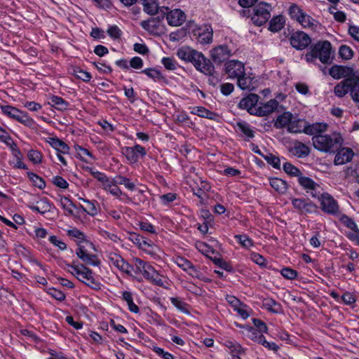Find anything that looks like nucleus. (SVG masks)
Masks as SVG:
<instances>
[{
    "label": "nucleus",
    "instance_id": "obj_1",
    "mask_svg": "<svg viewBox=\"0 0 359 359\" xmlns=\"http://www.w3.org/2000/svg\"><path fill=\"white\" fill-rule=\"evenodd\" d=\"M177 55L185 62H191L198 71L205 75H212L215 72L214 65L210 60L206 58L201 52L189 46L179 48Z\"/></svg>",
    "mask_w": 359,
    "mask_h": 359
},
{
    "label": "nucleus",
    "instance_id": "obj_2",
    "mask_svg": "<svg viewBox=\"0 0 359 359\" xmlns=\"http://www.w3.org/2000/svg\"><path fill=\"white\" fill-rule=\"evenodd\" d=\"M315 149L325 153H334L338 151L343 144L344 140L339 134L316 135L312 137Z\"/></svg>",
    "mask_w": 359,
    "mask_h": 359
},
{
    "label": "nucleus",
    "instance_id": "obj_3",
    "mask_svg": "<svg viewBox=\"0 0 359 359\" xmlns=\"http://www.w3.org/2000/svg\"><path fill=\"white\" fill-rule=\"evenodd\" d=\"M332 45L328 41H318L311 46L309 50L305 55V59L308 62H313L316 59H319L323 64L332 62Z\"/></svg>",
    "mask_w": 359,
    "mask_h": 359
},
{
    "label": "nucleus",
    "instance_id": "obj_4",
    "mask_svg": "<svg viewBox=\"0 0 359 359\" xmlns=\"http://www.w3.org/2000/svg\"><path fill=\"white\" fill-rule=\"evenodd\" d=\"M0 109L4 114L25 126L32 127L34 124V119L30 118L27 112L20 111L15 107L0 104Z\"/></svg>",
    "mask_w": 359,
    "mask_h": 359
},
{
    "label": "nucleus",
    "instance_id": "obj_5",
    "mask_svg": "<svg viewBox=\"0 0 359 359\" xmlns=\"http://www.w3.org/2000/svg\"><path fill=\"white\" fill-rule=\"evenodd\" d=\"M271 4L261 1L253 8V13L251 17L252 23L256 26H262L270 18Z\"/></svg>",
    "mask_w": 359,
    "mask_h": 359
},
{
    "label": "nucleus",
    "instance_id": "obj_6",
    "mask_svg": "<svg viewBox=\"0 0 359 359\" xmlns=\"http://www.w3.org/2000/svg\"><path fill=\"white\" fill-rule=\"evenodd\" d=\"M359 69L355 71L352 67L344 65H334L329 69L330 75L334 79L341 78H356Z\"/></svg>",
    "mask_w": 359,
    "mask_h": 359
},
{
    "label": "nucleus",
    "instance_id": "obj_7",
    "mask_svg": "<svg viewBox=\"0 0 359 359\" xmlns=\"http://www.w3.org/2000/svg\"><path fill=\"white\" fill-rule=\"evenodd\" d=\"M290 42L294 48L298 50H302L311 44V39L305 32L297 31L291 34Z\"/></svg>",
    "mask_w": 359,
    "mask_h": 359
},
{
    "label": "nucleus",
    "instance_id": "obj_8",
    "mask_svg": "<svg viewBox=\"0 0 359 359\" xmlns=\"http://www.w3.org/2000/svg\"><path fill=\"white\" fill-rule=\"evenodd\" d=\"M320 208L329 215H336L339 212V205L337 201L329 194L323 193L320 195Z\"/></svg>",
    "mask_w": 359,
    "mask_h": 359
},
{
    "label": "nucleus",
    "instance_id": "obj_9",
    "mask_svg": "<svg viewBox=\"0 0 359 359\" xmlns=\"http://www.w3.org/2000/svg\"><path fill=\"white\" fill-rule=\"evenodd\" d=\"M192 34L201 44L205 45L212 42L213 32L210 26L196 28L192 31Z\"/></svg>",
    "mask_w": 359,
    "mask_h": 359
},
{
    "label": "nucleus",
    "instance_id": "obj_10",
    "mask_svg": "<svg viewBox=\"0 0 359 359\" xmlns=\"http://www.w3.org/2000/svg\"><path fill=\"white\" fill-rule=\"evenodd\" d=\"M82 267L83 273L80 277L81 278L80 281L93 290H100L102 284L94 277L93 271L85 265H82Z\"/></svg>",
    "mask_w": 359,
    "mask_h": 359
},
{
    "label": "nucleus",
    "instance_id": "obj_11",
    "mask_svg": "<svg viewBox=\"0 0 359 359\" xmlns=\"http://www.w3.org/2000/svg\"><path fill=\"white\" fill-rule=\"evenodd\" d=\"M244 64L238 60H229L225 63V72L231 79H238L244 74Z\"/></svg>",
    "mask_w": 359,
    "mask_h": 359
},
{
    "label": "nucleus",
    "instance_id": "obj_12",
    "mask_svg": "<svg viewBox=\"0 0 359 359\" xmlns=\"http://www.w3.org/2000/svg\"><path fill=\"white\" fill-rule=\"evenodd\" d=\"M231 55V50L226 45L219 46L211 50L212 60L218 65L226 61Z\"/></svg>",
    "mask_w": 359,
    "mask_h": 359
},
{
    "label": "nucleus",
    "instance_id": "obj_13",
    "mask_svg": "<svg viewBox=\"0 0 359 359\" xmlns=\"http://www.w3.org/2000/svg\"><path fill=\"white\" fill-rule=\"evenodd\" d=\"M76 254L77 257L87 265L99 266L101 264L97 256L94 254L88 253L84 246L80 245L76 250Z\"/></svg>",
    "mask_w": 359,
    "mask_h": 359
},
{
    "label": "nucleus",
    "instance_id": "obj_14",
    "mask_svg": "<svg viewBox=\"0 0 359 359\" xmlns=\"http://www.w3.org/2000/svg\"><path fill=\"white\" fill-rule=\"evenodd\" d=\"M292 205L301 213H311L316 208V205L313 202L304 198H292Z\"/></svg>",
    "mask_w": 359,
    "mask_h": 359
},
{
    "label": "nucleus",
    "instance_id": "obj_15",
    "mask_svg": "<svg viewBox=\"0 0 359 359\" xmlns=\"http://www.w3.org/2000/svg\"><path fill=\"white\" fill-rule=\"evenodd\" d=\"M259 100V95L255 93H250L248 96L241 99L238 104V107L241 109H246L250 114L255 115V107Z\"/></svg>",
    "mask_w": 359,
    "mask_h": 359
},
{
    "label": "nucleus",
    "instance_id": "obj_16",
    "mask_svg": "<svg viewBox=\"0 0 359 359\" xmlns=\"http://www.w3.org/2000/svg\"><path fill=\"white\" fill-rule=\"evenodd\" d=\"M355 79V78H346L342 80L335 86L334 88V94L339 97H343L348 93L351 94Z\"/></svg>",
    "mask_w": 359,
    "mask_h": 359
},
{
    "label": "nucleus",
    "instance_id": "obj_17",
    "mask_svg": "<svg viewBox=\"0 0 359 359\" xmlns=\"http://www.w3.org/2000/svg\"><path fill=\"white\" fill-rule=\"evenodd\" d=\"M354 156V152L352 149L348 147H343L338 150L335 155L334 163V165H343L346 163L350 162Z\"/></svg>",
    "mask_w": 359,
    "mask_h": 359
},
{
    "label": "nucleus",
    "instance_id": "obj_18",
    "mask_svg": "<svg viewBox=\"0 0 359 359\" xmlns=\"http://www.w3.org/2000/svg\"><path fill=\"white\" fill-rule=\"evenodd\" d=\"M185 14L180 9H174L168 13L166 19L170 26H180L185 21Z\"/></svg>",
    "mask_w": 359,
    "mask_h": 359
},
{
    "label": "nucleus",
    "instance_id": "obj_19",
    "mask_svg": "<svg viewBox=\"0 0 359 359\" xmlns=\"http://www.w3.org/2000/svg\"><path fill=\"white\" fill-rule=\"evenodd\" d=\"M36 205L34 204H27V207L34 212H37L41 215L50 211L53 204L49 201L47 198H42L36 201Z\"/></svg>",
    "mask_w": 359,
    "mask_h": 359
},
{
    "label": "nucleus",
    "instance_id": "obj_20",
    "mask_svg": "<svg viewBox=\"0 0 359 359\" xmlns=\"http://www.w3.org/2000/svg\"><path fill=\"white\" fill-rule=\"evenodd\" d=\"M278 104L279 103L276 100H270L266 103L255 109V115L259 116H267L272 113L278 107Z\"/></svg>",
    "mask_w": 359,
    "mask_h": 359
},
{
    "label": "nucleus",
    "instance_id": "obj_21",
    "mask_svg": "<svg viewBox=\"0 0 359 359\" xmlns=\"http://www.w3.org/2000/svg\"><path fill=\"white\" fill-rule=\"evenodd\" d=\"M111 261L119 270L128 275L132 276L133 266L127 262L122 257L114 255V257H111Z\"/></svg>",
    "mask_w": 359,
    "mask_h": 359
},
{
    "label": "nucleus",
    "instance_id": "obj_22",
    "mask_svg": "<svg viewBox=\"0 0 359 359\" xmlns=\"http://www.w3.org/2000/svg\"><path fill=\"white\" fill-rule=\"evenodd\" d=\"M144 277L154 285L161 287L163 286V281L161 278V275L151 264L149 267H147Z\"/></svg>",
    "mask_w": 359,
    "mask_h": 359
},
{
    "label": "nucleus",
    "instance_id": "obj_23",
    "mask_svg": "<svg viewBox=\"0 0 359 359\" xmlns=\"http://www.w3.org/2000/svg\"><path fill=\"white\" fill-rule=\"evenodd\" d=\"M327 128V124L325 123H314L308 124L304 128V133L309 135H321Z\"/></svg>",
    "mask_w": 359,
    "mask_h": 359
},
{
    "label": "nucleus",
    "instance_id": "obj_24",
    "mask_svg": "<svg viewBox=\"0 0 359 359\" xmlns=\"http://www.w3.org/2000/svg\"><path fill=\"white\" fill-rule=\"evenodd\" d=\"M47 142H48L50 145L57 151V153H62L63 154H65L69 152V147L57 137H48Z\"/></svg>",
    "mask_w": 359,
    "mask_h": 359
},
{
    "label": "nucleus",
    "instance_id": "obj_25",
    "mask_svg": "<svg viewBox=\"0 0 359 359\" xmlns=\"http://www.w3.org/2000/svg\"><path fill=\"white\" fill-rule=\"evenodd\" d=\"M306 122L304 119L297 118L293 116L291 123L287 128V132L290 133H304Z\"/></svg>",
    "mask_w": 359,
    "mask_h": 359
},
{
    "label": "nucleus",
    "instance_id": "obj_26",
    "mask_svg": "<svg viewBox=\"0 0 359 359\" xmlns=\"http://www.w3.org/2000/svg\"><path fill=\"white\" fill-rule=\"evenodd\" d=\"M293 114L290 111H286L279 115L274 121V127L280 129L283 128H288L291 123Z\"/></svg>",
    "mask_w": 359,
    "mask_h": 359
},
{
    "label": "nucleus",
    "instance_id": "obj_27",
    "mask_svg": "<svg viewBox=\"0 0 359 359\" xmlns=\"http://www.w3.org/2000/svg\"><path fill=\"white\" fill-rule=\"evenodd\" d=\"M236 132H240L241 136H245L246 138L252 139L255 137V132L251 128L250 126L245 121H240L236 125Z\"/></svg>",
    "mask_w": 359,
    "mask_h": 359
},
{
    "label": "nucleus",
    "instance_id": "obj_28",
    "mask_svg": "<svg viewBox=\"0 0 359 359\" xmlns=\"http://www.w3.org/2000/svg\"><path fill=\"white\" fill-rule=\"evenodd\" d=\"M163 18V15L152 17L147 20L141 22L140 25L144 29L149 32H154L158 29L160 25V22Z\"/></svg>",
    "mask_w": 359,
    "mask_h": 359
},
{
    "label": "nucleus",
    "instance_id": "obj_29",
    "mask_svg": "<svg viewBox=\"0 0 359 359\" xmlns=\"http://www.w3.org/2000/svg\"><path fill=\"white\" fill-rule=\"evenodd\" d=\"M285 24V20L283 15L274 16L269 21V30L272 32H278L283 28Z\"/></svg>",
    "mask_w": 359,
    "mask_h": 359
},
{
    "label": "nucleus",
    "instance_id": "obj_30",
    "mask_svg": "<svg viewBox=\"0 0 359 359\" xmlns=\"http://www.w3.org/2000/svg\"><path fill=\"white\" fill-rule=\"evenodd\" d=\"M191 113L200 117L206 118L210 120H215L218 116L215 112L210 111L203 107H194L191 111Z\"/></svg>",
    "mask_w": 359,
    "mask_h": 359
},
{
    "label": "nucleus",
    "instance_id": "obj_31",
    "mask_svg": "<svg viewBox=\"0 0 359 359\" xmlns=\"http://www.w3.org/2000/svg\"><path fill=\"white\" fill-rule=\"evenodd\" d=\"M52 107L60 111L67 110L69 107V103L62 98L61 97L53 95L50 98L48 102Z\"/></svg>",
    "mask_w": 359,
    "mask_h": 359
},
{
    "label": "nucleus",
    "instance_id": "obj_32",
    "mask_svg": "<svg viewBox=\"0 0 359 359\" xmlns=\"http://www.w3.org/2000/svg\"><path fill=\"white\" fill-rule=\"evenodd\" d=\"M269 184L279 194H285L288 189L287 182L278 177L271 178Z\"/></svg>",
    "mask_w": 359,
    "mask_h": 359
},
{
    "label": "nucleus",
    "instance_id": "obj_33",
    "mask_svg": "<svg viewBox=\"0 0 359 359\" xmlns=\"http://www.w3.org/2000/svg\"><path fill=\"white\" fill-rule=\"evenodd\" d=\"M263 306L273 313H280L282 311L281 304L271 298L264 299Z\"/></svg>",
    "mask_w": 359,
    "mask_h": 359
},
{
    "label": "nucleus",
    "instance_id": "obj_34",
    "mask_svg": "<svg viewBox=\"0 0 359 359\" xmlns=\"http://www.w3.org/2000/svg\"><path fill=\"white\" fill-rule=\"evenodd\" d=\"M293 155L299 157L303 158L309 156L310 153L309 148L302 142L297 143L293 148L290 150Z\"/></svg>",
    "mask_w": 359,
    "mask_h": 359
},
{
    "label": "nucleus",
    "instance_id": "obj_35",
    "mask_svg": "<svg viewBox=\"0 0 359 359\" xmlns=\"http://www.w3.org/2000/svg\"><path fill=\"white\" fill-rule=\"evenodd\" d=\"M79 200L83 201L87 205L86 207L81 205V208L83 210V211L91 216H95L97 214V208L96 206L97 202L96 201H90L83 198H79Z\"/></svg>",
    "mask_w": 359,
    "mask_h": 359
},
{
    "label": "nucleus",
    "instance_id": "obj_36",
    "mask_svg": "<svg viewBox=\"0 0 359 359\" xmlns=\"http://www.w3.org/2000/svg\"><path fill=\"white\" fill-rule=\"evenodd\" d=\"M252 78L250 76H247L245 73L242 76H240L237 79V84L238 86L242 90H252L253 89L252 86Z\"/></svg>",
    "mask_w": 359,
    "mask_h": 359
},
{
    "label": "nucleus",
    "instance_id": "obj_37",
    "mask_svg": "<svg viewBox=\"0 0 359 359\" xmlns=\"http://www.w3.org/2000/svg\"><path fill=\"white\" fill-rule=\"evenodd\" d=\"M297 22H299L303 27L311 29H313L314 26L317 27V24L318 23L305 12L301 15L300 19L298 20Z\"/></svg>",
    "mask_w": 359,
    "mask_h": 359
},
{
    "label": "nucleus",
    "instance_id": "obj_38",
    "mask_svg": "<svg viewBox=\"0 0 359 359\" xmlns=\"http://www.w3.org/2000/svg\"><path fill=\"white\" fill-rule=\"evenodd\" d=\"M123 299L126 302L128 309L130 312L138 313L140 311L139 307L133 302L132 293L128 291H124L122 294Z\"/></svg>",
    "mask_w": 359,
    "mask_h": 359
},
{
    "label": "nucleus",
    "instance_id": "obj_39",
    "mask_svg": "<svg viewBox=\"0 0 359 359\" xmlns=\"http://www.w3.org/2000/svg\"><path fill=\"white\" fill-rule=\"evenodd\" d=\"M297 179L299 185L306 191L308 189H313L316 187L315 186L317 185V183L311 178L304 176L302 173Z\"/></svg>",
    "mask_w": 359,
    "mask_h": 359
},
{
    "label": "nucleus",
    "instance_id": "obj_40",
    "mask_svg": "<svg viewBox=\"0 0 359 359\" xmlns=\"http://www.w3.org/2000/svg\"><path fill=\"white\" fill-rule=\"evenodd\" d=\"M114 183L119 185H124L126 189L133 191L135 189V184L130 181L129 178L121 175L114 177Z\"/></svg>",
    "mask_w": 359,
    "mask_h": 359
},
{
    "label": "nucleus",
    "instance_id": "obj_41",
    "mask_svg": "<svg viewBox=\"0 0 359 359\" xmlns=\"http://www.w3.org/2000/svg\"><path fill=\"white\" fill-rule=\"evenodd\" d=\"M283 169L288 175L291 177H297V178L300 177V175L302 173L301 170L289 162L283 163Z\"/></svg>",
    "mask_w": 359,
    "mask_h": 359
},
{
    "label": "nucleus",
    "instance_id": "obj_42",
    "mask_svg": "<svg viewBox=\"0 0 359 359\" xmlns=\"http://www.w3.org/2000/svg\"><path fill=\"white\" fill-rule=\"evenodd\" d=\"M339 221L347 228L351 229L356 233H359V229L358 228L356 223L348 215L344 214L342 215L339 218Z\"/></svg>",
    "mask_w": 359,
    "mask_h": 359
},
{
    "label": "nucleus",
    "instance_id": "obj_43",
    "mask_svg": "<svg viewBox=\"0 0 359 359\" xmlns=\"http://www.w3.org/2000/svg\"><path fill=\"white\" fill-rule=\"evenodd\" d=\"M170 300L172 305L175 306L179 311L184 313H189V304L182 301L180 297H170Z\"/></svg>",
    "mask_w": 359,
    "mask_h": 359
},
{
    "label": "nucleus",
    "instance_id": "obj_44",
    "mask_svg": "<svg viewBox=\"0 0 359 359\" xmlns=\"http://www.w3.org/2000/svg\"><path fill=\"white\" fill-rule=\"evenodd\" d=\"M353 50L348 46L341 45L339 46V55L341 59L344 60H351L353 57Z\"/></svg>",
    "mask_w": 359,
    "mask_h": 359
},
{
    "label": "nucleus",
    "instance_id": "obj_45",
    "mask_svg": "<svg viewBox=\"0 0 359 359\" xmlns=\"http://www.w3.org/2000/svg\"><path fill=\"white\" fill-rule=\"evenodd\" d=\"M210 259L212 261V262L220 267L221 269L231 273L234 272L233 267L228 262H226L225 260H224L222 258L220 257H210Z\"/></svg>",
    "mask_w": 359,
    "mask_h": 359
},
{
    "label": "nucleus",
    "instance_id": "obj_46",
    "mask_svg": "<svg viewBox=\"0 0 359 359\" xmlns=\"http://www.w3.org/2000/svg\"><path fill=\"white\" fill-rule=\"evenodd\" d=\"M72 74L84 82L90 81L92 78V76L89 72L81 69L80 67H74L73 69Z\"/></svg>",
    "mask_w": 359,
    "mask_h": 359
},
{
    "label": "nucleus",
    "instance_id": "obj_47",
    "mask_svg": "<svg viewBox=\"0 0 359 359\" xmlns=\"http://www.w3.org/2000/svg\"><path fill=\"white\" fill-rule=\"evenodd\" d=\"M234 238L238 243L246 249H250L254 245L253 241L246 234L236 235Z\"/></svg>",
    "mask_w": 359,
    "mask_h": 359
},
{
    "label": "nucleus",
    "instance_id": "obj_48",
    "mask_svg": "<svg viewBox=\"0 0 359 359\" xmlns=\"http://www.w3.org/2000/svg\"><path fill=\"white\" fill-rule=\"evenodd\" d=\"M27 176L29 180L32 181V182L33 183L34 186L40 189H43L45 188L46 182L43 180V178L32 172H27Z\"/></svg>",
    "mask_w": 359,
    "mask_h": 359
},
{
    "label": "nucleus",
    "instance_id": "obj_49",
    "mask_svg": "<svg viewBox=\"0 0 359 359\" xmlns=\"http://www.w3.org/2000/svg\"><path fill=\"white\" fill-rule=\"evenodd\" d=\"M176 264L179 267H180L183 271L189 273V271L191 269H194V264L187 259L182 257H178L176 259Z\"/></svg>",
    "mask_w": 359,
    "mask_h": 359
},
{
    "label": "nucleus",
    "instance_id": "obj_50",
    "mask_svg": "<svg viewBox=\"0 0 359 359\" xmlns=\"http://www.w3.org/2000/svg\"><path fill=\"white\" fill-rule=\"evenodd\" d=\"M262 157L273 168L278 170L280 168V159L278 156L271 153H269L265 156H262Z\"/></svg>",
    "mask_w": 359,
    "mask_h": 359
},
{
    "label": "nucleus",
    "instance_id": "obj_51",
    "mask_svg": "<svg viewBox=\"0 0 359 359\" xmlns=\"http://www.w3.org/2000/svg\"><path fill=\"white\" fill-rule=\"evenodd\" d=\"M304 11L297 4H293L288 9V13L290 18L296 21L300 19L301 15Z\"/></svg>",
    "mask_w": 359,
    "mask_h": 359
},
{
    "label": "nucleus",
    "instance_id": "obj_52",
    "mask_svg": "<svg viewBox=\"0 0 359 359\" xmlns=\"http://www.w3.org/2000/svg\"><path fill=\"white\" fill-rule=\"evenodd\" d=\"M351 96L356 106L359 108V72L353 83Z\"/></svg>",
    "mask_w": 359,
    "mask_h": 359
},
{
    "label": "nucleus",
    "instance_id": "obj_53",
    "mask_svg": "<svg viewBox=\"0 0 359 359\" xmlns=\"http://www.w3.org/2000/svg\"><path fill=\"white\" fill-rule=\"evenodd\" d=\"M86 170L88 171L93 177L97 180L100 182H107V176L98 170H95L93 168L86 167Z\"/></svg>",
    "mask_w": 359,
    "mask_h": 359
},
{
    "label": "nucleus",
    "instance_id": "obj_54",
    "mask_svg": "<svg viewBox=\"0 0 359 359\" xmlns=\"http://www.w3.org/2000/svg\"><path fill=\"white\" fill-rule=\"evenodd\" d=\"M67 235L70 237L76 238L79 243L84 242L86 238L85 233L77 228L68 230Z\"/></svg>",
    "mask_w": 359,
    "mask_h": 359
},
{
    "label": "nucleus",
    "instance_id": "obj_55",
    "mask_svg": "<svg viewBox=\"0 0 359 359\" xmlns=\"http://www.w3.org/2000/svg\"><path fill=\"white\" fill-rule=\"evenodd\" d=\"M46 292L52 297L60 302L64 301L66 298V295L63 292L54 287L48 288Z\"/></svg>",
    "mask_w": 359,
    "mask_h": 359
},
{
    "label": "nucleus",
    "instance_id": "obj_56",
    "mask_svg": "<svg viewBox=\"0 0 359 359\" xmlns=\"http://www.w3.org/2000/svg\"><path fill=\"white\" fill-rule=\"evenodd\" d=\"M187 35V29L184 28L178 29L170 34L169 38L171 41H179Z\"/></svg>",
    "mask_w": 359,
    "mask_h": 359
},
{
    "label": "nucleus",
    "instance_id": "obj_57",
    "mask_svg": "<svg viewBox=\"0 0 359 359\" xmlns=\"http://www.w3.org/2000/svg\"><path fill=\"white\" fill-rule=\"evenodd\" d=\"M0 141L5 143L7 146H15L12 137L9 135L8 133L0 126Z\"/></svg>",
    "mask_w": 359,
    "mask_h": 359
},
{
    "label": "nucleus",
    "instance_id": "obj_58",
    "mask_svg": "<svg viewBox=\"0 0 359 359\" xmlns=\"http://www.w3.org/2000/svg\"><path fill=\"white\" fill-rule=\"evenodd\" d=\"M60 203L62 208L67 210L69 214H73L72 208H76V205L69 198L66 196H61Z\"/></svg>",
    "mask_w": 359,
    "mask_h": 359
},
{
    "label": "nucleus",
    "instance_id": "obj_59",
    "mask_svg": "<svg viewBox=\"0 0 359 359\" xmlns=\"http://www.w3.org/2000/svg\"><path fill=\"white\" fill-rule=\"evenodd\" d=\"M246 330L248 332L247 337L252 340L254 342L257 343L259 337L262 335L263 332H261L257 330V329L250 326L246 327Z\"/></svg>",
    "mask_w": 359,
    "mask_h": 359
},
{
    "label": "nucleus",
    "instance_id": "obj_60",
    "mask_svg": "<svg viewBox=\"0 0 359 359\" xmlns=\"http://www.w3.org/2000/svg\"><path fill=\"white\" fill-rule=\"evenodd\" d=\"M141 73L146 74L148 77L152 79H161L163 76L161 72L155 68H147L143 69Z\"/></svg>",
    "mask_w": 359,
    "mask_h": 359
},
{
    "label": "nucleus",
    "instance_id": "obj_61",
    "mask_svg": "<svg viewBox=\"0 0 359 359\" xmlns=\"http://www.w3.org/2000/svg\"><path fill=\"white\" fill-rule=\"evenodd\" d=\"M161 62L168 70H175L177 67V63L172 57H163Z\"/></svg>",
    "mask_w": 359,
    "mask_h": 359
},
{
    "label": "nucleus",
    "instance_id": "obj_62",
    "mask_svg": "<svg viewBox=\"0 0 359 359\" xmlns=\"http://www.w3.org/2000/svg\"><path fill=\"white\" fill-rule=\"evenodd\" d=\"M123 154L126 156V158L130 162V163H136L138 161V156L136 155V153L133 150L132 147H126L124 149Z\"/></svg>",
    "mask_w": 359,
    "mask_h": 359
},
{
    "label": "nucleus",
    "instance_id": "obj_63",
    "mask_svg": "<svg viewBox=\"0 0 359 359\" xmlns=\"http://www.w3.org/2000/svg\"><path fill=\"white\" fill-rule=\"evenodd\" d=\"M108 35L113 39H118L122 35V31L117 25H111L107 30Z\"/></svg>",
    "mask_w": 359,
    "mask_h": 359
},
{
    "label": "nucleus",
    "instance_id": "obj_64",
    "mask_svg": "<svg viewBox=\"0 0 359 359\" xmlns=\"http://www.w3.org/2000/svg\"><path fill=\"white\" fill-rule=\"evenodd\" d=\"M280 274L286 279L294 280L297 276V271L289 267L283 268L280 271Z\"/></svg>",
    "mask_w": 359,
    "mask_h": 359
}]
</instances>
